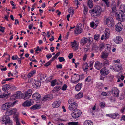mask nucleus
Listing matches in <instances>:
<instances>
[{
    "mask_svg": "<svg viewBox=\"0 0 125 125\" xmlns=\"http://www.w3.org/2000/svg\"><path fill=\"white\" fill-rule=\"evenodd\" d=\"M112 93L114 94V95L115 97H117L119 94V91L116 87L113 88L112 89Z\"/></svg>",
    "mask_w": 125,
    "mask_h": 125,
    "instance_id": "obj_13",
    "label": "nucleus"
},
{
    "mask_svg": "<svg viewBox=\"0 0 125 125\" xmlns=\"http://www.w3.org/2000/svg\"><path fill=\"white\" fill-rule=\"evenodd\" d=\"M100 35L99 34H95L94 36V39L96 40H98L99 39Z\"/></svg>",
    "mask_w": 125,
    "mask_h": 125,
    "instance_id": "obj_46",
    "label": "nucleus"
},
{
    "mask_svg": "<svg viewBox=\"0 0 125 125\" xmlns=\"http://www.w3.org/2000/svg\"><path fill=\"white\" fill-rule=\"evenodd\" d=\"M43 49V47H40V48H39V46H37L36 47V49L35 51V52L36 53H38V52H37V51H41Z\"/></svg>",
    "mask_w": 125,
    "mask_h": 125,
    "instance_id": "obj_42",
    "label": "nucleus"
},
{
    "mask_svg": "<svg viewBox=\"0 0 125 125\" xmlns=\"http://www.w3.org/2000/svg\"><path fill=\"white\" fill-rule=\"evenodd\" d=\"M98 49V48L96 45H94L92 48V50H97Z\"/></svg>",
    "mask_w": 125,
    "mask_h": 125,
    "instance_id": "obj_61",
    "label": "nucleus"
},
{
    "mask_svg": "<svg viewBox=\"0 0 125 125\" xmlns=\"http://www.w3.org/2000/svg\"><path fill=\"white\" fill-rule=\"evenodd\" d=\"M32 91L31 89H29L25 92V95L24 97V99H26L30 97L32 95Z\"/></svg>",
    "mask_w": 125,
    "mask_h": 125,
    "instance_id": "obj_11",
    "label": "nucleus"
},
{
    "mask_svg": "<svg viewBox=\"0 0 125 125\" xmlns=\"http://www.w3.org/2000/svg\"><path fill=\"white\" fill-rule=\"evenodd\" d=\"M53 98V96L52 95H47L44 96L42 99V101H46L52 99Z\"/></svg>",
    "mask_w": 125,
    "mask_h": 125,
    "instance_id": "obj_16",
    "label": "nucleus"
},
{
    "mask_svg": "<svg viewBox=\"0 0 125 125\" xmlns=\"http://www.w3.org/2000/svg\"><path fill=\"white\" fill-rule=\"evenodd\" d=\"M90 24L91 26L94 29L95 28L97 27V25L96 24H95L93 22H91L90 23Z\"/></svg>",
    "mask_w": 125,
    "mask_h": 125,
    "instance_id": "obj_44",
    "label": "nucleus"
},
{
    "mask_svg": "<svg viewBox=\"0 0 125 125\" xmlns=\"http://www.w3.org/2000/svg\"><path fill=\"white\" fill-rule=\"evenodd\" d=\"M74 3L77 6V8L78 7V6L80 4V3L78 2V0H75L74 1Z\"/></svg>",
    "mask_w": 125,
    "mask_h": 125,
    "instance_id": "obj_58",
    "label": "nucleus"
},
{
    "mask_svg": "<svg viewBox=\"0 0 125 125\" xmlns=\"http://www.w3.org/2000/svg\"><path fill=\"white\" fill-rule=\"evenodd\" d=\"M11 110L12 114H15L17 112V109L15 108L10 109Z\"/></svg>",
    "mask_w": 125,
    "mask_h": 125,
    "instance_id": "obj_56",
    "label": "nucleus"
},
{
    "mask_svg": "<svg viewBox=\"0 0 125 125\" xmlns=\"http://www.w3.org/2000/svg\"><path fill=\"white\" fill-rule=\"evenodd\" d=\"M102 1L105 2L107 7L109 6V2L108 0H102Z\"/></svg>",
    "mask_w": 125,
    "mask_h": 125,
    "instance_id": "obj_53",
    "label": "nucleus"
},
{
    "mask_svg": "<svg viewBox=\"0 0 125 125\" xmlns=\"http://www.w3.org/2000/svg\"><path fill=\"white\" fill-rule=\"evenodd\" d=\"M94 66L96 69L99 70L102 67V63L100 62L97 61L95 62Z\"/></svg>",
    "mask_w": 125,
    "mask_h": 125,
    "instance_id": "obj_18",
    "label": "nucleus"
},
{
    "mask_svg": "<svg viewBox=\"0 0 125 125\" xmlns=\"http://www.w3.org/2000/svg\"><path fill=\"white\" fill-rule=\"evenodd\" d=\"M74 11L72 8L70 7L69 9V12L71 14H74Z\"/></svg>",
    "mask_w": 125,
    "mask_h": 125,
    "instance_id": "obj_48",
    "label": "nucleus"
},
{
    "mask_svg": "<svg viewBox=\"0 0 125 125\" xmlns=\"http://www.w3.org/2000/svg\"><path fill=\"white\" fill-rule=\"evenodd\" d=\"M58 81L59 82L58 83L57 82V80L56 79L52 81L51 82V86H54L55 85V83L57 84L58 85L59 84H61L62 82L61 81H60L59 80H58Z\"/></svg>",
    "mask_w": 125,
    "mask_h": 125,
    "instance_id": "obj_27",
    "label": "nucleus"
},
{
    "mask_svg": "<svg viewBox=\"0 0 125 125\" xmlns=\"http://www.w3.org/2000/svg\"><path fill=\"white\" fill-rule=\"evenodd\" d=\"M100 73L101 75L105 76L108 74L109 72L105 67H104L100 70Z\"/></svg>",
    "mask_w": 125,
    "mask_h": 125,
    "instance_id": "obj_9",
    "label": "nucleus"
},
{
    "mask_svg": "<svg viewBox=\"0 0 125 125\" xmlns=\"http://www.w3.org/2000/svg\"><path fill=\"white\" fill-rule=\"evenodd\" d=\"M83 94L82 93H79L75 96V98L77 99H79L83 96Z\"/></svg>",
    "mask_w": 125,
    "mask_h": 125,
    "instance_id": "obj_34",
    "label": "nucleus"
},
{
    "mask_svg": "<svg viewBox=\"0 0 125 125\" xmlns=\"http://www.w3.org/2000/svg\"><path fill=\"white\" fill-rule=\"evenodd\" d=\"M33 104L32 99H28L26 100L23 104L24 107H29Z\"/></svg>",
    "mask_w": 125,
    "mask_h": 125,
    "instance_id": "obj_8",
    "label": "nucleus"
},
{
    "mask_svg": "<svg viewBox=\"0 0 125 125\" xmlns=\"http://www.w3.org/2000/svg\"><path fill=\"white\" fill-rule=\"evenodd\" d=\"M78 124V122H69L67 124V125H77Z\"/></svg>",
    "mask_w": 125,
    "mask_h": 125,
    "instance_id": "obj_38",
    "label": "nucleus"
},
{
    "mask_svg": "<svg viewBox=\"0 0 125 125\" xmlns=\"http://www.w3.org/2000/svg\"><path fill=\"white\" fill-rule=\"evenodd\" d=\"M74 31V33L75 34H78L82 33L83 31L82 25L80 26H77Z\"/></svg>",
    "mask_w": 125,
    "mask_h": 125,
    "instance_id": "obj_10",
    "label": "nucleus"
},
{
    "mask_svg": "<svg viewBox=\"0 0 125 125\" xmlns=\"http://www.w3.org/2000/svg\"><path fill=\"white\" fill-rule=\"evenodd\" d=\"M67 87V85L66 84H64L62 87L61 89L63 90H65L66 89Z\"/></svg>",
    "mask_w": 125,
    "mask_h": 125,
    "instance_id": "obj_57",
    "label": "nucleus"
},
{
    "mask_svg": "<svg viewBox=\"0 0 125 125\" xmlns=\"http://www.w3.org/2000/svg\"><path fill=\"white\" fill-rule=\"evenodd\" d=\"M106 47H107V48L106 49V52L108 53H109L110 52V46L109 45L108 46L106 45Z\"/></svg>",
    "mask_w": 125,
    "mask_h": 125,
    "instance_id": "obj_45",
    "label": "nucleus"
},
{
    "mask_svg": "<svg viewBox=\"0 0 125 125\" xmlns=\"http://www.w3.org/2000/svg\"><path fill=\"white\" fill-rule=\"evenodd\" d=\"M106 24L109 27H111L114 26L115 23L114 20L112 17H109L106 18Z\"/></svg>",
    "mask_w": 125,
    "mask_h": 125,
    "instance_id": "obj_4",
    "label": "nucleus"
},
{
    "mask_svg": "<svg viewBox=\"0 0 125 125\" xmlns=\"http://www.w3.org/2000/svg\"><path fill=\"white\" fill-rule=\"evenodd\" d=\"M106 52V53H105L104 52H103L101 55V57L102 58H107L108 56V53Z\"/></svg>",
    "mask_w": 125,
    "mask_h": 125,
    "instance_id": "obj_40",
    "label": "nucleus"
},
{
    "mask_svg": "<svg viewBox=\"0 0 125 125\" xmlns=\"http://www.w3.org/2000/svg\"><path fill=\"white\" fill-rule=\"evenodd\" d=\"M91 79V76H88L86 78L85 81L87 82H89Z\"/></svg>",
    "mask_w": 125,
    "mask_h": 125,
    "instance_id": "obj_54",
    "label": "nucleus"
},
{
    "mask_svg": "<svg viewBox=\"0 0 125 125\" xmlns=\"http://www.w3.org/2000/svg\"><path fill=\"white\" fill-rule=\"evenodd\" d=\"M100 106L102 107H104L105 105V103L103 102L100 103Z\"/></svg>",
    "mask_w": 125,
    "mask_h": 125,
    "instance_id": "obj_62",
    "label": "nucleus"
},
{
    "mask_svg": "<svg viewBox=\"0 0 125 125\" xmlns=\"http://www.w3.org/2000/svg\"><path fill=\"white\" fill-rule=\"evenodd\" d=\"M32 84L34 87L36 88L40 86L41 85V83L39 81H34Z\"/></svg>",
    "mask_w": 125,
    "mask_h": 125,
    "instance_id": "obj_19",
    "label": "nucleus"
},
{
    "mask_svg": "<svg viewBox=\"0 0 125 125\" xmlns=\"http://www.w3.org/2000/svg\"><path fill=\"white\" fill-rule=\"evenodd\" d=\"M23 94L20 91H18L16 93L12 96L11 99H16L18 98H21L22 97Z\"/></svg>",
    "mask_w": 125,
    "mask_h": 125,
    "instance_id": "obj_6",
    "label": "nucleus"
},
{
    "mask_svg": "<svg viewBox=\"0 0 125 125\" xmlns=\"http://www.w3.org/2000/svg\"><path fill=\"white\" fill-rule=\"evenodd\" d=\"M2 109L3 110H7L8 109V108L6 104H5L2 106Z\"/></svg>",
    "mask_w": 125,
    "mask_h": 125,
    "instance_id": "obj_43",
    "label": "nucleus"
},
{
    "mask_svg": "<svg viewBox=\"0 0 125 125\" xmlns=\"http://www.w3.org/2000/svg\"><path fill=\"white\" fill-rule=\"evenodd\" d=\"M59 61L60 62H62V61H65V59L63 57H59L58 58Z\"/></svg>",
    "mask_w": 125,
    "mask_h": 125,
    "instance_id": "obj_55",
    "label": "nucleus"
},
{
    "mask_svg": "<svg viewBox=\"0 0 125 125\" xmlns=\"http://www.w3.org/2000/svg\"><path fill=\"white\" fill-rule=\"evenodd\" d=\"M15 89L16 88L14 86L10 84L9 90L11 91H12L15 90Z\"/></svg>",
    "mask_w": 125,
    "mask_h": 125,
    "instance_id": "obj_39",
    "label": "nucleus"
},
{
    "mask_svg": "<svg viewBox=\"0 0 125 125\" xmlns=\"http://www.w3.org/2000/svg\"><path fill=\"white\" fill-rule=\"evenodd\" d=\"M102 10L101 7L99 6H96L94 9H92L90 10L89 12L91 13L92 17L96 18L99 17L101 14Z\"/></svg>",
    "mask_w": 125,
    "mask_h": 125,
    "instance_id": "obj_1",
    "label": "nucleus"
},
{
    "mask_svg": "<svg viewBox=\"0 0 125 125\" xmlns=\"http://www.w3.org/2000/svg\"><path fill=\"white\" fill-rule=\"evenodd\" d=\"M116 19L121 22L124 21L125 19V15L124 12L120 10H117L116 11Z\"/></svg>",
    "mask_w": 125,
    "mask_h": 125,
    "instance_id": "obj_2",
    "label": "nucleus"
},
{
    "mask_svg": "<svg viewBox=\"0 0 125 125\" xmlns=\"http://www.w3.org/2000/svg\"><path fill=\"white\" fill-rule=\"evenodd\" d=\"M107 116H109L110 117L113 119H115L117 116L119 115V114L118 113H113L107 114Z\"/></svg>",
    "mask_w": 125,
    "mask_h": 125,
    "instance_id": "obj_22",
    "label": "nucleus"
},
{
    "mask_svg": "<svg viewBox=\"0 0 125 125\" xmlns=\"http://www.w3.org/2000/svg\"><path fill=\"white\" fill-rule=\"evenodd\" d=\"M105 34H107V35H108L109 36L110 31L109 29L108 28L106 29L105 30Z\"/></svg>",
    "mask_w": 125,
    "mask_h": 125,
    "instance_id": "obj_51",
    "label": "nucleus"
},
{
    "mask_svg": "<svg viewBox=\"0 0 125 125\" xmlns=\"http://www.w3.org/2000/svg\"><path fill=\"white\" fill-rule=\"evenodd\" d=\"M5 28L2 26H0V31H1L2 33H4V30Z\"/></svg>",
    "mask_w": 125,
    "mask_h": 125,
    "instance_id": "obj_60",
    "label": "nucleus"
},
{
    "mask_svg": "<svg viewBox=\"0 0 125 125\" xmlns=\"http://www.w3.org/2000/svg\"><path fill=\"white\" fill-rule=\"evenodd\" d=\"M116 30L117 31H120L123 29V25L120 22H119L116 24L115 26Z\"/></svg>",
    "mask_w": 125,
    "mask_h": 125,
    "instance_id": "obj_12",
    "label": "nucleus"
},
{
    "mask_svg": "<svg viewBox=\"0 0 125 125\" xmlns=\"http://www.w3.org/2000/svg\"><path fill=\"white\" fill-rule=\"evenodd\" d=\"M82 83H81L78 84L75 87V89L76 91H79L82 88V86L81 85Z\"/></svg>",
    "mask_w": 125,
    "mask_h": 125,
    "instance_id": "obj_32",
    "label": "nucleus"
},
{
    "mask_svg": "<svg viewBox=\"0 0 125 125\" xmlns=\"http://www.w3.org/2000/svg\"><path fill=\"white\" fill-rule=\"evenodd\" d=\"M78 107L77 104L74 102L71 104L69 105V109L71 111H73L78 109L77 108Z\"/></svg>",
    "mask_w": 125,
    "mask_h": 125,
    "instance_id": "obj_7",
    "label": "nucleus"
},
{
    "mask_svg": "<svg viewBox=\"0 0 125 125\" xmlns=\"http://www.w3.org/2000/svg\"><path fill=\"white\" fill-rule=\"evenodd\" d=\"M87 42V38H86L84 37L81 39L80 43L82 45H83Z\"/></svg>",
    "mask_w": 125,
    "mask_h": 125,
    "instance_id": "obj_25",
    "label": "nucleus"
},
{
    "mask_svg": "<svg viewBox=\"0 0 125 125\" xmlns=\"http://www.w3.org/2000/svg\"><path fill=\"white\" fill-rule=\"evenodd\" d=\"M32 98L33 99L36 100H38L41 98L40 94L38 93H35L33 94Z\"/></svg>",
    "mask_w": 125,
    "mask_h": 125,
    "instance_id": "obj_20",
    "label": "nucleus"
},
{
    "mask_svg": "<svg viewBox=\"0 0 125 125\" xmlns=\"http://www.w3.org/2000/svg\"><path fill=\"white\" fill-rule=\"evenodd\" d=\"M73 112L71 113L72 117L74 118H76L79 117L81 115L82 112L78 109L73 111Z\"/></svg>",
    "mask_w": 125,
    "mask_h": 125,
    "instance_id": "obj_5",
    "label": "nucleus"
},
{
    "mask_svg": "<svg viewBox=\"0 0 125 125\" xmlns=\"http://www.w3.org/2000/svg\"><path fill=\"white\" fill-rule=\"evenodd\" d=\"M110 62L106 59H104L103 60V64L105 66H106L109 65L110 63Z\"/></svg>",
    "mask_w": 125,
    "mask_h": 125,
    "instance_id": "obj_24",
    "label": "nucleus"
},
{
    "mask_svg": "<svg viewBox=\"0 0 125 125\" xmlns=\"http://www.w3.org/2000/svg\"><path fill=\"white\" fill-rule=\"evenodd\" d=\"M114 41L117 43H121L123 41L122 39L120 36H118L114 39Z\"/></svg>",
    "mask_w": 125,
    "mask_h": 125,
    "instance_id": "obj_17",
    "label": "nucleus"
},
{
    "mask_svg": "<svg viewBox=\"0 0 125 125\" xmlns=\"http://www.w3.org/2000/svg\"><path fill=\"white\" fill-rule=\"evenodd\" d=\"M88 67V65L86 63H83L82 64V68L83 70L85 71H87Z\"/></svg>",
    "mask_w": 125,
    "mask_h": 125,
    "instance_id": "obj_26",
    "label": "nucleus"
},
{
    "mask_svg": "<svg viewBox=\"0 0 125 125\" xmlns=\"http://www.w3.org/2000/svg\"><path fill=\"white\" fill-rule=\"evenodd\" d=\"M61 103V101L60 100H58L53 103L52 106L54 108H57L59 107Z\"/></svg>",
    "mask_w": 125,
    "mask_h": 125,
    "instance_id": "obj_15",
    "label": "nucleus"
},
{
    "mask_svg": "<svg viewBox=\"0 0 125 125\" xmlns=\"http://www.w3.org/2000/svg\"><path fill=\"white\" fill-rule=\"evenodd\" d=\"M6 91L5 93L3 95H0V98H5L6 97H8L10 94V92H7Z\"/></svg>",
    "mask_w": 125,
    "mask_h": 125,
    "instance_id": "obj_28",
    "label": "nucleus"
},
{
    "mask_svg": "<svg viewBox=\"0 0 125 125\" xmlns=\"http://www.w3.org/2000/svg\"><path fill=\"white\" fill-rule=\"evenodd\" d=\"M14 119L16 121V125H20L19 123V120L17 116H16L14 117Z\"/></svg>",
    "mask_w": 125,
    "mask_h": 125,
    "instance_id": "obj_49",
    "label": "nucleus"
},
{
    "mask_svg": "<svg viewBox=\"0 0 125 125\" xmlns=\"http://www.w3.org/2000/svg\"><path fill=\"white\" fill-rule=\"evenodd\" d=\"M41 107V105L39 104H36L32 106L31 108V109L35 110L36 109H39Z\"/></svg>",
    "mask_w": 125,
    "mask_h": 125,
    "instance_id": "obj_31",
    "label": "nucleus"
},
{
    "mask_svg": "<svg viewBox=\"0 0 125 125\" xmlns=\"http://www.w3.org/2000/svg\"><path fill=\"white\" fill-rule=\"evenodd\" d=\"M56 67L57 68L61 69L62 68V64H59L56 66Z\"/></svg>",
    "mask_w": 125,
    "mask_h": 125,
    "instance_id": "obj_64",
    "label": "nucleus"
},
{
    "mask_svg": "<svg viewBox=\"0 0 125 125\" xmlns=\"http://www.w3.org/2000/svg\"><path fill=\"white\" fill-rule=\"evenodd\" d=\"M11 110V109L7 110L6 112V114L8 116L10 115H11L12 114V112Z\"/></svg>",
    "mask_w": 125,
    "mask_h": 125,
    "instance_id": "obj_41",
    "label": "nucleus"
},
{
    "mask_svg": "<svg viewBox=\"0 0 125 125\" xmlns=\"http://www.w3.org/2000/svg\"><path fill=\"white\" fill-rule=\"evenodd\" d=\"M75 79H74L73 81L72 82V83H78L80 80V76L79 75H76L75 77Z\"/></svg>",
    "mask_w": 125,
    "mask_h": 125,
    "instance_id": "obj_29",
    "label": "nucleus"
},
{
    "mask_svg": "<svg viewBox=\"0 0 125 125\" xmlns=\"http://www.w3.org/2000/svg\"><path fill=\"white\" fill-rule=\"evenodd\" d=\"M88 4L89 7L90 8H92L93 6V4L92 1L91 0H89L88 2Z\"/></svg>",
    "mask_w": 125,
    "mask_h": 125,
    "instance_id": "obj_36",
    "label": "nucleus"
},
{
    "mask_svg": "<svg viewBox=\"0 0 125 125\" xmlns=\"http://www.w3.org/2000/svg\"><path fill=\"white\" fill-rule=\"evenodd\" d=\"M44 75L43 74L39 75L38 77V80H43L44 79Z\"/></svg>",
    "mask_w": 125,
    "mask_h": 125,
    "instance_id": "obj_35",
    "label": "nucleus"
},
{
    "mask_svg": "<svg viewBox=\"0 0 125 125\" xmlns=\"http://www.w3.org/2000/svg\"><path fill=\"white\" fill-rule=\"evenodd\" d=\"M107 34H106L105 33L104 34L102 35L101 38V40H103L104 39L105 40L106 39L109 37V36L108 35L107 37Z\"/></svg>",
    "mask_w": 125,
    "mask_h": 125,
    "instance_id": "obj_37",
    "label": "nucleus"
},
{
    "mask_svg": "<svg viewBox=\"0 0 125 125\" xmlns=\"http://www.w3.org/2000/svg\"><path fill=\"white\" fill-rule=\"evenodd\" d=\"M88 8L87 7L84 6V14L85 15H86L87 13L88 12Z\"/></svg>",
    "mask_w": 125,
    "mask_h": 125,
    "instance_id": "obj_50",
    "label": "nucleus"
},
{
    "mask_svg": "<svg viewBox=\"0 0 125 125\" xmlns=\"http://www.w3.org/2000/svg\"><path fill=\"white\" fill-rule=\"evenodd\" d=\"M3 123H5L6 125H12V121L10 120V118L7 116H4L2 118Z\"/></svg>",
    "mask_w": 125,
    "mask_h": 125,
    "instance_id": "obj_3",
    "label": "nucleus"
},
{
    "mask_svg": "<svg viewBox=\"0 0 125 125\" xmlns=\"http://www.w3.org/2000/svg\"><path fill=\"white\" fill-rule=\"evenodd\" d=\"M72 44L71 45V47L72 48L74 47L73 49L74 50H77L78 48V45H76V42L74 40L73 42H71Z\"/></svg>",
    "mask_w": 125,
    "mask_h": 125,
    "instance_id": "obj_21",
    "label": "nucleus"
},
{
    "mask_svg": "<svg viewBox=\"0 0 125 125\" xmlns=\"http://www.w3.org/2000/svg\"><path fill=\"white\" fill-rule=\"evenodd\" d=\"M16 101H15L14 102H9L7 103H5V104H6V105L9 108L11 106H13L15 104L16 102Z\"/></svg>",
    "mask_w": 125,
    "mask_h": 125,
    "instance_id": "obj_23",
    "label": "nucleus"
},
{
    "mask_svg": "<svg viewBox=\"0 0 125 125\" xmlns=\"http://www.w3.org/2000/svg\"><path fill=\"white\" fill-rule=\"evenodd\" d=\"M10 84H9L3 85L2 86V90L4 91H6V90H9Z\"/></svg>",
    "mask_w": 125,
    "mask_h": 125,
    "instance_id": "obj_30",
    "label": "nucleus"
},
{
    "mask_svg": "<svg viewBox=\"0 0 125 125\" xmlns=\"http://www.w3.org/2000/svg\"><path fill=\"white\" fill-rule=\"evenodd\" d=\"M108 92H102L101 93V95L104 96H107Z\"/></svg>",
    "mask_w": 125,
    "mask_h": 125,
    "instance_id": "obj_59",
    "label": "nucleus"
},
{
    "mask_svg": "<svg viewBox=\"0 0 125 125\" xmlns=\"http://www.w3.org/2000/svg\"><path fill=\"white\" fill-rule=\"evenodd\" d=\"M60 87L59 86H56L54 88L53 90V92H55L57 91L60 90Z\"/></svg>",
    "mask_w": 125,
    "mask_h": 125,
    "instance_id": "obj_47",
    "label": "nucleus"
},
{
    "mask_svg": "<svg viewBox=\"0 0 125 125\" xmlns=\"http://www.w3.org/2000/svg\"><path fill=\"white\" fill-rule=\"evenodd\" d=\"M113 67L115 70V71H119L122 70L123 69L121 65L115 64L113 65Z\"/></svg>",
    "mask_w": 125,
    "mask_h": 125,
    "instance_id": "obj_14",
    "label": "nucleus"
},
{
    "mask_svg": "<svg viewBox=\"0 0 125 125\" xmlns=\"http://www.w3.org/2000/svg\"><path fill=\"white\" fill-rule=\"evenodd\" d=\"M52 62L51 61H50V60L45 65V66L46 67L48 66Z\"/></svg>",
    "mask_w": 125,
    "mask_h": 125,
    "instance_id": "obj_63",
    "label": "nucleus"
},
{
    "mask_svg": "<svg viewBox=\"0 0 125 125\" xmlns=\"http://www.w3.org/2000/svg\"><path fill=\"white\" fill-rule=\"evenodd\" d=\"M84 125H93V123L91 121H86L84 123Z\"/></svg>",
    "mask_w": 125,
    "mask_h": 125,
    "instance_id": "obj_33",
    "label": "nucleus"
},
{
    "mask_svg": "<svg viewBox=\"0 0 125 125\" xmlns=\"http://www.w3.org/2000/svg\"><path fill=\"white\" fill-rule=\"evenodd\" d=\"M121 9H122L121 10L123 12H125V6L124 5H122L121 6Z\"/></svg>",
    "mask_w": 125,
    "mask_h": 125,
    "instance_id": "obj_52",
    "label": "nucleus"
}]
</instances>
